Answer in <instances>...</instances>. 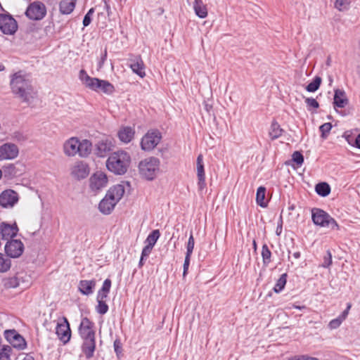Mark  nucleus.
<instances>
[{"label":"nucleus","mask_w":360,"mask_h":360,"mask_svg":"<svg viewBox=\"0 0 360 360\" xmlns=\"http://www.w3.org/2000/svg\"><path fill=\"white\" fill-rule=\"evenodd\" d=\"M91 150L92 143L87 139L79 141L77 137H71L63 143V152L68 157L79 155L81 158H86Z\"/></svg>","instance_id":"obj_1"},{"label":"nucleus","mask_w":360,"mask_h":360,"mask_svg":"<svg viewBox=\"0 0 360 360\" xmlns=\"http://www.w3.org/2000/svg\"><path fill=\"white\" fill-rule=\"evenodd\" d=\"M124 192V186L122 184H117L111 187L101 200L98 205L99 211L104 214H110L115 206L123 197Z\"/></svg>","instance_id":"obj_2"},{"label":"nucleus","mask_w":360,"mask_h":360,"mask_svg":"<svg viewBox=\"0 0 360 360\" xmlns=\"http://www.w3.org/2000/svg\"><path fill=\"white\" fill-rule=\"evenodd\" d=\"M131 158L128 153L118 150L112 153L108 158L106 167L115 174H124L128 169Z\"/></svg>","instance_id":"obj_3"},{"label":"nucleus","mask_w":360,"mask_h":360,"mask_svg":"<svg viewBox=\"0 0 360 360\" xmlns=\"http://www.w3.org/2000/svg\"><path fill=\"white\" fill-rule=\"evenodd\" d=\"M160 161L155 157H149L141 160L139 164L140 175L144 179L153 180L160 170Z\"/></svg>","instance_id":"obj_4"},{"label":"nucleus","mask_w":360,"mask_h":360,"mask_svg":"<svg viewBox=\"0 0 360 360\" xmlns=\"http://www.w3.org/2000/svg\"><path fill=\"white\" fill-rule=\"evenodd\" d=\"M311 219L314 224L321 227L330 228L332 230H338L340 229L337 221L327 212L319 209L311 210Z\"/></svg>","instance_id":"obj_5"},{"label":"nucleus","mask_w":360,"mask_h":360,"mask_svg":"<svg viewBox=\"0 0 360 360\" xmlns=\"http://www.w3.org/2000/svg\"><path fill=\"white\" fill-rule=\"evenodd\" d=\"M79 79L86 87L90 89H100L101 90H112L114 89L112 84L108 81L91 77L84 70L79 71Z\"/></svg>","instance_id":"obj_6"},{"label":"nucleus","mask_w":360,"mask_h":360,"mask_svg":"<svg viewBox=\"0 0 360 360\" xmlns=\"http://www.w3.org/2000/svg\"><path fill=\"white\" fill-rule=\"evenodd\" d=\"M161 139L162 134L158 130H149L141 139V148L143 150L150 151L158 146Z\"/></svg>","instance_id":"obj_7"},{"label":"nucleus","mask_w":360,"mask_h":360,"mask_svg":"<svg viewBox=\"0 0 360 360\" xmlns=\"http://www.w3.org/2000/svg\"><path fill=\"white\" fill-rule=\"evenodd\" d=\"M11 86L14 90H27L31 86L29 75L23 71H18L11 75Z\"/></svg>","instance_id":"obj_8"},{"label":"nucleus","mask_w":360,"mask_h":360,"mask_svg":"<svg viewBox=\"0 0 360 360\" xmlns=\"http://www.w3.org/2000/svg\"><path fill=\"white\" fill-rule=\"evenodd\" d=\"M25 15L32 20H41L46 15V6L41 1H34L27 8Z\"/></svg>","instance_id":"obj_9"},{"label":"nucleus","mask_w":360,"mask_h":360,"mask_svg":"<svg viewBox=\"0 0 360 360\" xmlns=\"http://www.w3.org/2000/svg\"><path fill=\"white\" fill-rule=\"evenodd\" d=\"M107 175L103 172H96L89 179V187L91 191L98 193L108 186Z\"/></svg>","instance_id":"obj_10"},{"label":"nucleus","mask_w":360,"mask_h":360,"mask_svg":"<svg viewBox=\"0 0 360 360\" xmlns=\"http://www.w3.org/2000/svg\"><path fill=\"white\" fill-rule=\"evenodd\" d=\"M0 30L5 34H13L18 30L16 20L10 14H0Z\"/></svg>","instance_id":"obj_11"},{"label":"nucleus","mask_w":360,"mask_h":360,"mask_svg":"<svg viewBox=\"0 0 360 360\" xmlns=\"http://www.w3.org/2000/svg\"><path fill=\"white\" fill-rule=\"evenodd\" d=\"M18 201V193L12 189H6L0 194V205L4 208H13Z\"/></svg>","instance_id":"obj_12"},{"label":"nucleus","mask_w":360,"mask_h":360,"mask_svg":"<svg viewBox=\"0 0 360 360\" xmlns=\"http://www.w3.org/2000/svg\"><path fill=\"white\" fill-rule=\"evenodd\" d=\"M18 153V147L14 143H6L0 146V160H13Z\"/></svg>","instance_id":"obj_13"},{"label":"nucleus","mask_w":360,"mask_h":360,"mask_svg":"<svg viewBox=\"0 0 360 360\" xmlns=\"http://www.w3.org/2000/svg\"><path fill=\"white\" fill-rule=\"evenodd\" d=\"M24 250L22 243L19 240H11L8 241L5 246V251L8 256L17 258L20 257Z\"/></svg>","instance_id":"obj_14"},{"label":"nucleus","mask_w":360,"mask_h":360,"mask_svg":"<svg viewBox=\"0 0 360 360\" xmlns=\"http://www.w3.org/2000/svg\"><path fill=\"white\" fill-rule=\"evenodd\" d=\"M4 335L6 339L13 347L20 349H23L25 347L26 343L24 338L17 333L15 330H6Z\"/></svg>","instance_id":"obj_15"},{"label":"nucleus","mask_w":360,"mask_h":360,"mask_svg":"<svg viewBox=\"0 0 360 360\" xmlns=\"http://www.w3.org/2000/svg\"><path fill=\"white\" fill-rule=\"evenodd\" d=\"M56 330L58 338L62 342L67 343L70 340L71 337V330L66 318H63V322L58 323Z\"/></svg>","instance_id":"obj_16"},{"label":"nucleus","mask_w":360,"mask_h":360,"mask_svg":"<svg viewBox=\"0 0 360 360\" xmlns=\"http://www.w3.org/2000/svg\"><path fill=\"white\" fill-rule=\"evenodd\" d=\"M196 172L198 178V189L202 191L206 187L205 167L203 164V157L200 154L196 160Z\"/></svg>","instance_id":"obj_17"},{"label":"nucleus","mask_w":360,"mask_h":360,"mask_svg":"<svg viewBox=\"0 0 360 360\" xmlns=\"http://www.w3.org/2000/svg\"><path fill=\"white\" fill-rule=\"evenodd\" d=\"M71 174L77 179H83L89 175V168L85 162H77L72 167Z\"/></svg>","instance_id":"obj_18"},{"label":"nucleus","mask_w":360,"mask_h":360,"mask_svg":"<svg viewBox=\"0 0 360 360\" xmlns=\"http://www.w3.org/2000/svg\"><path fill=\"white\" fill-rule=\"evenodd\" d=\"M93 323L87 318H84L79 326V331L83 340L95 338L93 330Z\"/></svg>","instance_id":"obj_19"},{"label":"nucleus","mask_w":360,"mask_h":360,"mask_svg":"<svg viewBox=\"0 0 360 360\" xmlns=\"http://www.w3.org/2000/svg\"><path fill=\"white\" fill-rule=\"evenodd\" d=\"M113 146L111 139H104L96 143L95 151L98 156L105 157L112 149Z\"/></svg>","instance_id":"obj_20"},{"label":"nucleus","mask_w":360,"mask_h":360,"mask_svg":"<svg viewBox=\"0 0 360 360\" xmlns=\"http://www.w3.org/2000/svg\"><path fill=\"white\" fill-rule=\"evenodd\" d=\"M135 135L134 128L129 126L121 127L117 132V136L120 141L128 143L134 139Z\"/></svg>","instance_id":"obj_21"},{"label":"nucleus","mask_w":360,"mask_h":360,"mask_svg":"<svg viewBox=\"0 0 360 360\" xmlns=\"http://www.w3.org/2000/svg\"><path fill=\"white\" fill-rule=\"evenodd\" d=\"M18 229L15 224H0V236L4 240H8L17 234Z\"/></svg>","instance_id":"obj_22"},{"label":"nucleus","mask_w":360,"mask_h":360,"mask_svg":"<svg viewBox=\"0 0 360 360\" xmlns=\"http://www.w3.org/2000/svg\"><path fill=\"white\" fill-rule=\"evenodd\" d=\"M15 96L28 105H34L37 102L36 91H15Z\"/></svg>","instance_id":"obj_23"},{"label":"nucleus","mask_w":360,"mask_h":360,"mask_svg":"<svg viewBox=\"0 0 360 360\" xmlns=\"http://www.w3.org/2000/svg\"><path fill=\"white\" fill-rule=\"evenodd\" d=\"M96 287L95 280H82L79 283L78 290L84 295L93 294Z\"/></svg>","instance_id":"obj_24"},{"label":"nucleus","mask_w":360,"mask_h":360,"mask_svg":"<svg viewBox=\"0 0 360 360\" xmlns=\"http://www.w3.org/2000/svg\"><path fill=\"white\" fill-rule=\"evenodd\" d=\"M129 66L132 71L139 76L141 77L145 76L144 64L141 57H136L135 59L131 60Z\"/></svg>","instance_id":"obj_25"},{"label":"nucleus","mask_w":360,"mask_h":360,"mask_svg":"<svg viewBox=\"0 0 360 360\" xmlns=\"http://www.w3.org/2000/svg\"><path fill=\"white\" fill-rule=\"evenodd\" d=\"M95 338L84 340L82 345V351L86 355L87 359L93 356L95 350Z\"/></svg>","instance_id":"obj_26"},{"label":"nucleus","mask_w":360,"mask_h":360,"mask_svg":"<svg viewBox=\"0 0 360 360\" xmlns=\"http://www.w3.org/2000/svg\"><path fill=\"white\" fill-rule=\"evenodd\" d=\"M334 108H344L348 103V99L345 94V91H335L333 98Z\"/></svg>","instance_id":"obj_27"},{"label":"nucleus","mask_w":360,"mask_h":360,"mask_svg":"<svg viewBox=\"0 0 360 360\" xmlns=\"http://www.w3.org/2000/svg\"><path fill=\"white\" fill-rule=\"evenodd\" d=\"M77 0H62L59 5L60 11L63 14H70L71 13L76 4Z\"/></svg>","instance_id":"obj_28"},{"label":"nucleus","mask_w":360,"mask_h":360,"mask_svg":"<svg viewBox=\"0 0 360 360\" xmlns=\"http://www.w3.org/2000/svg\"><path fill=\"white\" fill-rule=\"evenodd\" d=\"M284 132V130L281 127L280 124L276 122H272L269 131V136L271 140H275L281 137Z\"/></svg>","instance_id":"obj_29"},{"label":"nucleus","mask_w":360,"mask_h":360,"mask_svg":"<svg viewBox=\"0 0 360 360\" xmlns=\"http://www.w3.org/2000/svg\"><path fill=\"white\" fill-rule=\"evenodd\" d=\"M193 9L195 14L200 18H205L207 15V9L206 6L201 0H195Z\"/></svg>","instance_id":"obj_30"},{"label":"nucleus","mask_w":360,"mask_h":360,"mask_svg":"<svg viewBox=\"0 0 360 360\" xmlns=\"http://www.w3.org/2000/svg\"><path fill=\"white\" fill-rule=\"evenodd\" d=\"M20 280L18 276L7 277L3 279L2 283L6 288H15L20 286Z\"/></svg>","instance_id":"obj_31"},{"label":"nucleus","mask_w":360,"mask_h":360,"mask_svg":"<svg viewBox=\"0 0 360 360\" xmlns=\"http://www.w3.org/2000/svg\"><path fill=\"white\" fill-rule=\"evenodd\" d=\"M111 288V281L107 278L104 281L101 288L98 290L97 297L106 299Z\"/></svg>","instance_id":"obj_32"},{"label":"nucleus","mask_w":360,"mask_h":360,"mask_svg":"<svg viewBox=\"0 0 360 360\" xmlns=\"http://www.w3.org/2000/svg\"><path fill=\"white\" fill-rule=\"evenodd\" d=\"M266 188L264 186H260L257 188L256 194L257 203L262 207H266V202L265 201Z\"/></svg>","instance_id":"obj_33"},{"label":"nucleus","mask_w":360,"mask_h":360,"mask_svg":"<svg viewBox=\"0 0 360 360\" xmlns=\"http://www.w3.org/2000/svg\"><path fill=\"white\" fill-rule=\"evenodd\" d=\"M315 191L319 195L326 197L329 195L330 192V188L327 183L322 182L316 185Z\"/></svg>","instance_id":"obj_34"},{"label":"nucleus","mask_w":360,"mask_h":360,"mask_svg":"<svg viewBox=\"0 0 360 360\" xmlns=\"http://www.w3.org/2000/svg\"><path fill=\"white\" fill-rule=\"evenodd\" d=\"M160 236L159 230H153L146 238L145 243L147 245L154 247Z\"/></svg>","instance_id":"obj_35"},{"label":"nucleus","mask_w":360,"mask_h":360,"mask_svg":"<svg viewBox=\"0 0 360 360\" xmlns=\"http://www.w3.org/2000/svg\"><path fill=\"white\" fill-rule=\"evenodd\" d=\"M11 266V259L0 253V272L4 273L8 271Z\"/></svg>","instance_id":"obj_36"},{"label":"nucleus","mask_w":360,"mask_h":360,"mask_svg":"<svg viewBox=\"0 0 360 360\" xmlns=\"http://www.w3.org/2000/svg\"><path fill=\"white\" fill-rule=\"evenodd\" d=\"M262 257L264 265L268 266L269 263L271 262V252L266 244H264L262 245Z\"/></svg>","instance_id":"obj_37"},{"label":"nucleus","mask_w":360,"mask_h":360,"mask_svg":"<svg viewBox=\"0 0 360 360\" xmlns=\"http://www.w3.org/2000/svg\"><path fill=\"white\" fill-rule=\"evenodd\" d=\"M98 305L96 306V311L98 314L103 315L108 311V306L105 302V299H101L97 297Z\"/></svg>","instance_id":"obj_38"},{"label":"nucleus","mask_w":360,"mask_h":360,"mask_svg":"<svg viewBox=\"0 0 360 360\" xmlns=\"http://www.w3.org/2000/svg\"><path fill=\"white\" fill-rule=\"evenodd\" d=\"M286 274H283L281 276V277L278 278L274 288V290L275 292L278 293L284 288L286 284Z\"/></svg>","instance_id":"obj_39"},{"label":"nucleus","mask_w":360,"mask_h":360,"mask_svg":"<svg viewBox=\"0 0 360 360\" xmlns=\"http://www.w3.org/2000/svg\"><path fill=\"white\" fill-rule=\"evenodd\" d=\"M12 347L9 345H4L0 350V360H11Z\"/></svg>","instance_id":"obj_40"},{"label":"nucleus","mask_w":360,"mask_h":360,"mask_svg":"<svg viewBox=\"0 0 360 360\" xmlns=\"http://www.w3.org/2000/svg\"><path fill=\"white\" fill-rule=\"evenodd\" d=\"M349 0H336L334 4V6L336 9L340 11H344L349 9Z\"/></svg>","instance_id":"obj_41"},{"label":"nucleus","mask_w":360,"mask_h":360,"mask_svg":"<svg viewBox=\"0 0 360 360\" xmlns=\"http://www.w3.org/2000/svg\"><path fill=\"white\" fill-rule=\"evenodd\" d=\"M321 83V78L320 77H315L311 82L306 86V90H318Z\"/></svg>","instance_id":"obj_42"},{"label":"nucleus","mask_w":360,"mask_h":360,"mask_svg":"<svg viewBox=\"0 0 360 360\" xmlns=\"http://www.w3.org/2000/svg\"><path fill=\"white\" fill-rule=\"evenodd\" d=\"M332 124L330 122H326L320 126L319 130L321 132V137L326 139L331 130Z\"/></svg>","instance_id":"obj_43"},{"label":"nucleus","mask_w":360,"mask_h":360,"mask_svg":"<svg viewBox=\"0 0 360 360\" xmlns=\"http://www.w3.org/2000/svg\"><path fill=\"white\" fill-rule=\"evenodd\" d=\"M292 160L299 167L303 163L304 157L300 152L295 151L292 155Z\"/></svg>","instance_id":"obj_44"},{"label":"nucleus","mask_w":360,"mask_h":360,"mask_svg":"<svg viewBox=\"0 0 360 360\" xmlns=\"http://www.w3.org/2000/svg\"><path fill=\"white\" fill-rule=\"evenodd\" d=\"M305 103L307 104L308 110H312L314 109H316L319 106V103L316 101V100L315 98H306Z\"/></svg>","instance_id":"obj_45"},{"label":"nucleus","mask_w":360,"mask_h":360,"mask_svg":"<svg viewBox=\"0 0 360 360\" xmlns=\"http://www.w3.org/2000/svg\"><path fill=\"white\" fill-rule=\"evenodd\" d=\"M194 245H195L194 238H193V233H191L188 243H187V245H186V255H192L193 248H194Z\"/></svg>","instance_id":"obj_46"},{"label":"nucleus","mask_w":360,"mask_h":360,"mask_svg":"<svg viewBox=\"0 0 360 360\" xmlns=\"http://www.w3.org/2000/svg\"><path fill=\"white\" fill-rule=\"evenodd\" d=\"M332 264V254L330 250L326 252V255L323 257V262L322 266L328 268Z\"/></svg>","instance_id":"obj_47"},{"label":"nucleus","mask_w":360,"mask_h":360,"mask_svg":"<svg viewBox=\"0 0 360 360\" xmlns=\"http://www.w3.org/2000/svg\"><path fill=\"white\" fill-rule=\"evenodd\" d=\"M343 321L338 316L336 319L331 320L328 323V327L330 329H336L342 324Z\"/></svg>","instance_id":"obj_48"},{"label":"nucleus","mask_w":360,"mask_h":360,"mask_svg":"<svg viewBox=\"0 0 360 360\" xmlns=\"http://www.w3.org/2000/svg\"><path fill=\"white\" fill-rule=\"evenodd\" d=\"M107 55H108V53H107V49L105 48L103 51L101 53V58H100V60H99V61L98 63V68H101L103 66L105 60H107Z\"/></svg>","instance_id":"obj_49"},{"label":"nucleus","mask_w":360,"mask_h":360,"mask_svg":"<svg viewBox=\"0 0 360 360\" xmlns=\"http://www.w3.org/2000/svg\"><path fill=\"white\" fill-rule=\"evenodd\" d=\"M191 256V255H186L185 260H184V272H183L184 276H185L187 274L188 266L190 264Z\"/></svg>","instance_id":"obj_50"},{"label":"nucleus","mask_w":360,"mask_h":360,"mask_svg":"<svg viewBox=\"0 0 360 360\" xmlns=\"http://www.w3.org/2000/svg\"><path fill=\"white\" fill-rule=\"evenodd\" d=\"M153 248V247L146 245L142 250L141 256L147 258L151 253Z\"/></svg>","instance_id":"obj_51"},{"label":"nucleus","mask_w":360,"mask_h":360,"mask_svg":"<svg viewBox=\"0 0 360 360\" xmlns=\"http://www.w3.org/2000/svg\"><path fill=\"white\" fill-rule=\"evenodd\" d=\"M351 307H352V304L350 303H348L346 309L342 311V313L339 316V317L342 321H345L346 319V318L347 317L348 314H349V311L351 309Z\"/></svg>","instance_id":"obj_52"},{"label":"nucleus","mask_w":360,"mask_h":360,"mask_svg":"<svg viewBox=\"0 0 360 360\" xmlns=\"http://www.w3.org/2000/svg\"><path fill=\"white\" fill-rule=\"evenodd\" d=\"M91 22V18L89 15H85L83 19V25L87 27Z\"/></svg>","instance_id":"obj_53"},{"label":"nucleus","mask_w":360,"mask_h":360,"mask_svg":"<svg viewBox=\"0 0 360 360\" xmlns=\"http://www.w3.org/2000/svg\"><path fill=\"white\" fill-rule=\"evenodd\" d=\"M114 348H115V351L117 354H118L119 352H120V349H121V343H120V341L118 340H116L115 342H114Z\"/></svg>","instance_id":"obj_54"},{"label":"nucleus","mask_w":360,"mask_h":360,"mask_svg":"<svg viewBox=\"0 0 360 360\" xmlns=\"http://www.w3.org/2000/svg\"><path fill=\"white\" fill-rule=\"evenodd\" d=\"M104 9L106 11L108 16H110L112 14L110 6L106 1H104Z\"/></svg>","instance_id":"obj_55"},{"label":"nucleus","mask_w":360,"mask_h":360,"mask_svg":"<svg viewBox=\"0 0 360 360\" xmlns=\"http://www.w3.org/2000/svg\"><path fill=\"white\" fill-rule=\"evenodd\" d=\"M355 145L358 148H360V134L356 138Z\"/></svg>","instance_id":"obj_56"},{"label":"nucleus","mask_w":360,"mask_h":360,"mask_svg":"<svg viewBox=\"0 0 360 360\" xmlns=\"http://www.w3.org/2000/svg\"><path fill=\"white\" fill-rule=\"evenodd\" d=\"M146 259V257H143V256L141 255L140 261H139V267L143 266V265L144 264V260Z\"/></svg>","instance_id":"obj_57"},{"label":"nucleus","mask_w":360,"mask_h":360,"mask_svg":"<svg viewBox=\"0 0 360 360\" xmlns=\"http://www.w3.org/2000/svg\"><path fill=\"white\" fill-rule=\"evenodd\" d=\"M94 13V8H91L89 10V11L86 13V15H89V16L91 18Z\"/></svg>","instance_id":"obj_58"},{"label":"nucleus","mask_w":360,"mask_h":360,"mask_svg":"<svg viewBox=\"0 0 360 360\" xmlns=\"http://www.w3.org/2000/svg\"><path fill=\"white\" fill-rule=\"evenodd\" d=\"M205 108L207 111L210 110V109L212 108V104L208 103L207 101H205Z\"/></svg>","instance_id":"obj_59"},{"label":"nucleus","mask_w":360,"mask_h":360,"mask_svg":"<svg viewBox=\"0 0 360 360\" xmlns=\"http://www.w3.org/2000/svg\"><path fill=\"white\" fill-rule=\"evenodd\" d=\"M328 86H331L332 83L333 82V77L331 76L328 77Z\"/></svg>","instance_id":"obj_60"},{"label":"nucleus","mask_w":360,"mask_h":360,"mask_svg":"<svg viewBox=\"0 0 360 360\" xmlns=\"http://www.w3.org/2000/svg\"><path fill=\"white\" fill-rule=\"evenodd\" d=\"M293 257L295 258V259H299L300 257V252H295L293 253Z\"/></svg>","instance_id":"obj_61"},{"label":"nucleus","mask_w":360,"mask_h":360,"mask_svg":"<svg viewBox=\"0 0 360 360\" xmlns=\"http://www.w3.org/2000/svg\"><path fill=\"white\" fill-rule=\"evenodd\" d=\"M22 360H34V357L30 355H27Z\"/></svg>","instance_id":"obj_62"},{"label":"nucleus","mask_w":360,"mask_h":360,"mask_svg":"<svg viewBox=\"0 0 360 360\" xmlns=\"http://www.w3.org/2000/svg\"><path fill=\"white\" fill-rule=\"evenodd\" d=\"M303 359L304 360H319L318 359L316 358H314V357H309V356H304L303 357Z\"/></svg>","instance_id":"obj_63"},{"label":"nucleus","mask_w":360,"mask_h":360,"mask_svg":"<svg viewBox=\"0 0 360 360\" xmlns=\"http://www.w3.org/2000/svg\"><path fill=\"white\" fill-rule=\"evenodd\" d=\"M304 356H301V357H300V358H297V357H296V356H295V357L290 358V359H289L288 360H304V359H303V357H304Z\"/></svg>","instance_id":"obj_64"}]
</instances>
